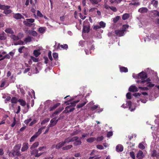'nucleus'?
Returning a JSON list of instances; mask_svg holds the SVG:
<instances>
[{
	"label": "nucleus",
	"instance_id": "f257e3e1",
	"mask_svg": "<svg viewBox=\"0 0 159 159\" xmlns=\"http://www.w3.org/2000/svg\"><path fill=\"white\" fill-rule=\"evenodd\" d=\"M28 94L29 95V96L27 97V108H26L24 110V112L26 113L29 110V109L30 108V105L31 104V107H33L34 104V99H32V95H31L30 92H29Z\"/></svg>",
	"mask_w": 159,
	"mask_h": 159
},
{
	"label": "nucleus",
	"instance_id": "f03ea898",
	"mask_svg": "<svg viewBox=\"0 0 159 159\" xmlns=\"http://www.w3.org/2000/svg\"><path fill=\"white\" fill-rule=\"evenodd\" d=\"M147 77V76L146 73L143 71H142L138 74V79L140 80H137L136 82L141 85L143 84V83L141 82L143 81H146V79Z\"/></svg>",
	"mask_w": 159,
	"mask_h": 159
},
{
	"label": "nucleus",
	"instance_id": "7ed1b4c3",
	"mask_svg": "<svg viewBox=\"0 0 159 159\" xmlns=\"http://www.w3.org/2000/svg\"><path fill=\"white\" fill-rule=\"evenodd\" d=\"M128 25H124L121 29L116 30L115 31V34L118 36H123L125 34L126 29L128 28Z\"/></svg>",
	"mask_w": 159,
	"mask_h": 159
},
{
	"label": "nucleus",
	"instance_id": "20e7f679",
	"mask_svg": "<svg viewBox=\"0 0 159 159\" xmlns=\"http://www.w3.org/2000/svg\"><path fill=\"white\" fill-rule=\"evenodd\" d=\"M10 6H5L0 4V9L4 10L3 13L5 14H8L11 12V10L10 9Z\"/></svg>",
	"mask_w": 159,
	"mask_h": 159
},
{
	"label": "nucleus",
	"instance_id": "39448f33",
	"mask_svg": "<svg viewBox=\"0 0 159 159\" xmlns=\"http://www.w3.org/2000/svg\"><path fill=\"white\" fill-rule=\"evenodd\" d=\"M79 101H74L73 102V103L72 104H71V105H71L69 106H67L65 110L63 111V112L65 113H67L68 112H71L72 111H73L75 109L74 107H73V106L74 105H75V104L76 103H77Z\"/></svg>",
	"mask_w": 159,
	"mask_h": 159
},
{
	"label": "nucleus",
	"instance_id": "423d86ee",
	"mask_svg": "<svg viewBox=\"0 0 159 159\" xmlns=\"http://www.w3.org/2000/svg\"><path fill=\"white\" fill-rule=\"evenodd\" d=\"M127 107H129V109L131 111H134L135 109V107H133L131 104V101H127L126 103V104H123L122 106L121 107L124 108H126Z\"/></svg>",
	"mask_w": 159,
	"mask_h": 159
},
{
	"label": "nucleus",
	"instance_id": "0eeeda50",
	"mask_svg": "<svg viewBox=\"0 0 159 159\" xmlns=\"http://www.w3.org/2000/svg\"><path fill=\"white\" fill-rule=\"evenodd\" d=\"M34 21V19H28L23 21V23L26 26L31 27L32 25H35V24L33 23Z\"/></svg>",
	"mask_w": 159,
	"mask_h": 159
},
{
	"label": "nucleus",
	"instance_id": "6e6552de",
	"mask_svg": "<svg viewBox=\"0 0 159 159\" xmlns=\"http://www.w3.org/2000/svg\"><path fill=\"white\" fill-rule=\"evenodd\" d=\"M150 79L148 78L146 79V81H143L141 82L143 83V84L141 85L143 86H146L149 87H152L154 86L153 84L150 82Z\"/></svg>",
	"mask_w": 159,
	"mask_h": 159
},
{
	"label": "nucleus",
	"instance_id": "1a4fd4ad",
	"mask_svg": "<svg viewBox=\"0 0 159 159\" xmlns=\"http://www.w3.org/2000/svg\"><path fill=\"white\" fill-rule=\"evenodd\" d=\"M21 146V145L18 144L14 148V150L12 153V154L13 156H20V153L19 151Z\"/></svg>",
	"mask_w": 159,
	"mask_h": 159
},
{
	"label": "nucleus",
	"instance_id": "9d476101",
	"mask_svg": "<svg viewBox=\"0 0 159 159\" xmlns=\"http://www.w3.org/2000/svg\"><path fill=\"white\" fill-rule=\"evenodd\" d=\"M78 139V137L77 136L72 137H69L66 139L64 141H63L64 144H65L66 143H68L70 142L74 141L75 140Z\"/></svg>",
	"mask_w": 159,
	"mask_h": 159
},
{
	"label": "nucleus",
	"instance_id": "9b49d317",
	"mask_svg": "<svg viewBox=\"0 0 159 159\" xmlns=\"http://www.w3.org/2000/svg\"><path fill=\"white\" fill-rule=\"evenodd\" d=\"M32 151L31 152V155H34L35 157H38L40 156L43 153H38L39 150L38 149H33L32 150Z\"/></svg>",
	"mask_w": 159,
	"mask_h": 159
},
{
	"label": "nucleus",
	"instance_id": "f8f14e48",
	"mask_svg": "<svg viewBox=\"0 0 159 159\" xmlns=\"http://www.w3.org/2000/svg\"><path fill=\"white\" fill-rule=\"evenodd\" d=\"M56 43L55 45L54 46V48L56 50L61 49V48L64 49H67L68 48V45L66 44H64L63 45H60L59 43H58L57 46Z\"/></svg>",
	"mask_w": 159,
	"mask_h": 159
},
{
	"label": "nucleus",
	"instance_id": "ddd939ff",
	"mask_svg": "<svg viewBox=\"0 0 159 159\" xmlns=\"http://www.w3.org/2000/svg\"><path fill=\"white\" fill-rule=\"evenodd\" d=\"M92 43H89L88 44V48L89 49H86L85 51L86 54L89 55L91 53L90 50H93L94 47L93 45H91Z\"/></svg>",
	"mask_w": 159,
	"mask_h": 159
},
{
	"label": "nucleus",
	"instance_id": "4468645a",
	"mask_svg": "<svg viewBox=\"0 0 159 159\" xmlns=\"http://www.w3.org/2000/svg\"><path fill=\"white\" fill-rule=\"evenodd\" d=\"M58 120H56L55 118L52 119L50 122V124L48 125L50 127H52L54 126L57 123Z\"/></svg>",
	"mask_w": 159,
	"mask_h": 159
},
{
	"label": "nucleus",
	"instance_id": "2eb2a0df",
	"mask_svg": "<svg viewBox=\"0 0 159 159\" xmlns=\"http://www.w3.org/2000/svg\"><path fill=\"white\" fill-rule=\"evenodd\" d=\"M29 148V144L26 142L24 143L22 145L21 150L22 152L26 151Z\"/></svg>",
	"mask_w": 159,
	"mask_h": 159
},
{
	"label": "nucleus",
	"instance_id": "dca6fc26",
	"mask_svg": "<svg viewBox=\"0 0 159 159\" xmlns=\"http://www.w3.org/2000/svg\"><path fill=\"white\" fill-rule=\"evenodd\" d=\"M146 146L147 144L145 142L143 141L139 144L138 147L141 149L143 150L145 149Z\"/></svg>",
	"mask_w": 159,
	"mask_h": 159
},
{
	"label": "nucleus",
	"instance_id": "f3484780",
	"mask_svg": "<svg viewBox=\"0 0 159 159\" xmlns=\"http://www.w3.org/2000/svg\"><path fill=\"white\" fill-rule=\"evenodd\" d=\"M129 90L132 92H137L138 91V89L135 85H132L129 88Z\"/></svg>",
	"mask_w": 159,
	"mask_h": 159
},
{
	"label": "nucleus",
	"instance_id": "a211bd4d",
	"mask_svg": "<svg viewBox=\"0 0 159 159\" xmlns=\"http://www.w3.org/2000/svg\"><path fill=\"white\" fill-rule=\"evenodd\" d=\"M65 145L64 144L63 141L59 143H58L57 144V145L55 146V145H53L52 146V148H53L55 147L57 149H59L60 148L63 146Z\"/></svg>",
	"mask_w": 159,
	"mask_h": 159
},
{
	"label": "nucleus",
	"instance_id": "6ab92c4d",
	"mask_svg": "<svg viewBox=\"0 0 159 159\" xmlns=\"http://www.w3.org/2000/svg\"><path fill=\"white\" fill-rule=\"evenodd\" d=\"M150 14L152 16L156 17L159 16V12L157 10H154L151 12Z\"/></svg>",
	"mask_w": 159,
	"mask_h": 159
},
{
	"label": "nucleus",
	"instance_id": "aec40b11",
	"mask_svg": "<svg viewBox=\"0 0 159 159\" xmlns=\"http://www.w3.org/2000/svg\"><path fill=\"white\" fill-rule=\"evenodd\" d=\"M136 157L139 159L142 158L143 157V152L141 150H139L137 154Z\"/></svg>",
	"mask_w": 159,
	"mask_h": 159
},
{
	"label": "nucleus",
	"instance_id": "412c9836",
	"mask_svg": "<svg viewBox=\"0 0 159 159\" xmlns=\"http://www.w3.org/2000/svg\"><path fill=\"white\" fill-rule=\"evenodd\" d=\"M148 11V9L147 8L143 7L140 8L138 10V11L141 13H144L147 12Z\"/></svg>",
	"mask_w": 159,
	"mask_h": 159
},
{
	"label": "nucleus",
	"instance_id": "4be33fe9",
	"mask_svg": "<svg viewBox=\"0 0 159 159\" xmlns=\"http://www.w3.org/2000/svg\"><path fill=\"white\" fill-rule=\"evenodd\" d=\"M13 17L16 19H24V17L20 13H16L13 15Z\"/></svg>",
	"mask_w": 159,
	"mask_h": 159
},
{
	"label": "nucleus",
	"instance_id": "5701e85b",
	"mask_svg": "<svg viewBox=\"0 0 159 159\" xmlns=\"http://www.w3.org/2000/svg\"><path fill=\"white\" fill-rule=\"evenodd\" d=\"M123 146L120 144L117 145L116 147V150L117 152H120L123 151Z\"/></svg>",
	"mask_w": 159,
	"mask_h": 159
},
{
	"label": "nucleus",
	"instance_id": "b1692460",
	"mask_svg": "<svg viewBox=\"0 0 159 159\" xmlns=\"http://www.w3.org/2000/svg\"><path fill=\"white\" fill-rule=\"evenodd\" d=\"M33 39V37L28 36L25 39L24 42L25 43H28L31 42Z\"/></svg>",
	"mask_w": 159,
	"mask_h": 159
},
{
	"label": "nucleus",
	"instance_id": "393cba45",
	"mask_svg": "<svg viewBox=\"0 0 159 159\" xmlns=\"http://www.w3.org/2000/svg\"><path fill=\"white\" fill-rule=\"evenodd\" d=\"M16 87L18 89H19L21 93L24 95L25 94V92L24 89L21 87V86L20 85H17Z\"/></svg>",
	"mask_w": 159,
	"mask_h": 159
},
{
	"label": "nucleus",
	"instance_id": "a878e982",
	"mask_svg": "<svg viewBox=\"0 0 159 159\" xmlns=\"http://www.w3.org/2000/svg\"><path fill=\"white\" fill-rule=\"evenodd\" d=\"M89 31V25H84L83 26V32L88 33Z\"/></svg>",
	"mask_w": 159,
	"mask_h": 159
},
{
	"label": "nucleus",
	"instance_id": "bb28decb",
	"mask_svg": "<svg viewBox=\"0 0 159 159\" xmlns=\"http://www.w3.org/2000/svg\"><path fill=\"white\" fill-rule=\"evenodd\" d=\"M131 15L130 14L125 13L122 16V19L123 20H125L129 17Z\"/></svg>",
	"mask_w": 159,
	"mask_h": 159
},
{
	"label": "nucleus",
	"instance_id": "cd10ccee",
	"mask_svg": "<svg viewBox=\"0 0 159 159\" xmlns=\"http://www.w3.org/2000/svg\"><path fill=\"white\" fill-rule=\"evenodd\" d=\"M80 131H81L80 129H78L77 130L74 129L73 132L70 134V135L72 136L74 135H76L80 133Z\"/></svg>",
	"mask_w": 159,
	"mask_h": 159
},
{
	"label": "nucleus",
	"instance_id": "c85d7f7f",
	"mask_svg": "<svg viewBox=\"0 0 159 159\" xmlns=\"http://www.w3.org/2000/svg\"><path fill=\"white\" fill-rule=\"evenodd\" d=\"M5 31L7 34H12L14 32L11 28H7L5 30Z\"/></svg>",
	"mask_w": 159,
	"mask_h": 159
},
{
	"label": "nucleus",
	"instance_id": "c756f323",
	"mask_svg": "<svg viewBox=\"0 0 159 159\" xmlns=\"http://www.w3.org/2000/svg\"><path fill=\"white\" fill-rule=\"evenodd\" d=\"M39 145V143L38 142H36L32 144L30 147L31 150H33L35 149V148H37Z\"/></svg>",
	"mask_w": 159,
	"mask_h": 159
},
{
	"label": "nucleus",
	"instance_id": "7c9ffc66",
	"mask_svg": "<svg viewBox=\"0 0 159 159\" xmlns=\"http://www.w3.org/2000/svg\"><path fill=\"white\" fill-rule=\"evenodd\" d=\"M46 29L44 27H40L38 29V31L40 33H43L45 32Z\"/></svg>",
	"mask_w": 159,
	"mask_h": 159
},
{
	"label": "nucleus",
	"instance_id": "2f4dec72",
	"mask_svg": "<svg viewBox=\"0 0 159 159\" xmlns=\"http://www.w3.org/2000/svg\"><path fill=\"white\" fill-rule=\"evenodd\" d=\"M122 0H110V2L111 4H117L120 3Z\"/></svg>",
	"mask_w": 159,
	"mask_h": 159
},
{
	"label": "nucleus",
	"instance_id": "473e14b6",
	"mask_svg": "<svg viewBox=\"0 0 159 159\" xmlns=\"http://www.w3.org/2000/svg\"><path fill=\"white\" fill-rule=\"evenodd\" d=\"M60 103H57L54 105L53 106L49 108V111H52L55 108H56V107H58L60 105Z\"/></svg>",
	"mask_w": 159,
	"mask_h": 159
},
{
	"label": "nucleus",
	"instance_id": "72a5a7b5",
	"mask_svg": "<svg viewBox=\"0 0 159 159\" xmlns=\"http://www.w3.org/2000/svg\"><path fill=\"white\" fill-rule=\"evenodd\" d=\"M6 34L4 32L0 34V39L1 40H4L6 38Z\"/></svg>",
	"mask_w": 159,
	"mask_h": 159
},
{
	"label": "nucleus",
	"instance_id": "f704fd0d",
	"mask_svg": "<svg viewBox=\"0 0 159 159\" xmlns=\"http://www.w3.org/2000/svg\"><path fill=\"white\" fill-rule=\"evenodd\" d=\"M158 3V1L156 0H152L151 2V4L153 5V6L156 7H157Z\"/></svg>",
	"mask_w": 159,
	"mask_h": 159
},
{
	"label": "nucleus",
	"instance_id": "c9c22d12",
	"mask_svg": "<svg viewBox=\"0 0 159 159\" xmlns=\"http://www.w3.org/2000/svg\"><path fill=\"white\" fill-rule=\"evenodd\" d=\"M8 85V84L7 83L6 81H2L1 85V87H6Z\"/></svg>",
	"mask_w": 159,
	"mask_h": 159
},
{
	"label": "nucleus",
	"instance_id": "e433bc0d",
	"mask_svg": "<svg viewBox=\"0 0 159 159\" xmlns=\"http://www.w3.org/2000/svg\"><path fill=\"white\" fill-rule=\"evenodd\" d=\"M75 142L74 143V146H76L80 145L81 143V141L80 140L77 139L76 140H75Z\"/></svg>",
	"mask_w": 159,
	"mask_h": 159
},
{
	"label": "nucleus",
	"instance_id": "4c0bfd02",
	"mask_svg": "<svg viewBox=\"0 0 159 159\" xmlns=\"http://www.w3.org/2000/svg\"><path fill=\"white\" fill-rule=\"evenodd\" d=\"M120 70L121 72H127L128 71V69L124 67H120Z\"/></svg>",
	"mask_w": 159,
	"mask_h": 159
},
{
	"label": "nucleus",
	"instance_id": "58836bf2",
	"mask_svg": "<svg viewBox=\"0 0 159 159\" xmlns=\"http://www.w3.org/2000/svg\"><path fill=\"white\" fill-rule=\"evenodd\" d=\"M38 135L35 133L34 135H33L30 138V142H33L35 139L38 137Z\"/></svg>",
	"mask_w": 159,
	"mask_h": 159
},
{
	"label": "nucleus",
	"instance_id": "ea45409f",
	"mask_svg": "<svg viewBox=\"0 0 159 159\" xmlns=\"http://www.w3.org/2000/svg\"><path fill=\"white\" fill-rule=\"evenodd\" d=\"M45 128V126H43L39 129L38 131L36 133L39 136L42 132L43 130Z\"/></svg>",
	"mask_w": 159,
	"mask_h": 159
},
{
	"label": "nucleus",
	"instance_id": "a19ab883",
	"mask_svg": "<svg viewBox=\"0 0 159 159\" xmlns=\"http://www.w3.org/2000/svg\"><path fill=\"white\" fill-rule=\"evenodd\" d=\"M63 108H59L57 110L55 111L52 114V116H55V115L56 114H57L59 112H60L63 109Z\"/></svg>",
	"mask_w": 159,
	"mask_h": 159
},
{
	"label": "nucleus",
	"instance_id": "79ce46f5",
	"mask_svg": "<svg viewBox=\"0 0 159 159\" xmlns=\"http://www.w3.org/2000/svg\"><path fill=\"white\" fill-rule=\"evenodd\" d=\"M18 102L20 103V105L22 106H24L26 105L25 102L22 99H19Z\"/></svg>",
	"mask_w": 159,
	"mask_h": 159
},
{
	"label": "nucleus",
	"instance_id": "37998d69",
	"mask_svg": "<svg viewBox=\"0 0 159 159\" xmlns=\"http://www.w3.org/2000/svg\"><path fill=\"white\" fill-rule=\"evenodd\" d=\"M96 140V138L93 137H91L87 139V141L89 143H92Z\"/></svg>",
	"mask_w": 159,
	"mask_h": 159
},
{
	"label": "nucleus",
	"instance_id": "c03bdc74",
	"mask_svg": "<svg viewBox=\"0 0 159 159\" xmlns=\"http://www.w3.org/2000/svg\"><path fill=\"white\" fill-rule=\"evenodd\" d=\"M86 103V102H84L83 103H79L77 106V107L78 108H81V107L84 106Z\"/></svg>",
	"mask_w": 159,
	"mask_h": 159
},
{
	"label": "nucleus",
	"instance_id": "a18cd8bd",
	"mask_svg": "<svg viewBox=\"0 0 159 159\" xmlns=\"http://www.w3.org/2000/svg\"><path fill=\"white\" fill-rule=\"evenodd\" d=\"M99 25L101 28H104L106 26V23L102 21L99 23Z\"/></svg>",
	"mask_w": 159,
	"mask_h": 159
},
{
	"label": "nucleus",
	"instance_id": "49530a36",
	"mask_svg": "<svg viewBox=\"0 0 159 159\" xmlns=\"http://www.w3.org/2000/svg\"><path fill=\"white\" fill-rule=\"evenodd\" d=\"M72 147V145H69L64 147L62 148L63 150H67L70 149Z\"/></svg>",
	"mask_w": 159,
	"mask_h": 159
},
{
	"label": "nucleus",
	"instance_id": "de8ad7c7",
	"mask_svg": "<svg viewBox=\"0 0 159 159\" xmlns=\"http://www.w3.org/2000/svg\"><path fill=\"white\" fill-rule=\"evenodd\" d=\"M40 54L39 51L35 50L34 52V54L36 57H38Z\"/></svg>",
	"mask_w": 159,
	"mask_h": 159
},
{
	"label": "nucleus",
	"instance_id": "09e8293b",
	"mask_svg": "<svg viewBox=\"0 0 159 159\" xmlns=\"http://www.w3.org/2000/svg\"><path fill=\"white\" fill-rule=\"evenodd\" d=\"M50 120V119L49 118H47L45 119L41 122V125H43L45 124V123L48 122Z\"/></svg>",
	"mask_w": 159,
	"mask_h": 159
},
{
	"label": "nucleus",
	"instance_id": "8fccbe9b",
	"mask_svg": "<svg viewBox=\"0 0 159 159\" xmlns=\"http://www.w3.org/2000/svg\"><path fill=\"white\" fill-rule=\"evenodd\" d=\"M141 86H142L140 85V84H139V89H140L141 90H148V88L147 87H141Z\"/></svg>",
	"mask_w": 159,
	"mask_h": 159
},
{
	"label": "nucleus",
	"instance_id": "3c124183",
	"mask_svg": "<svg viewBox=\"0 0 159 159\" xmlns=\"http://www.w3.org/2000/svg\"><path fill=\"white\" fill-rule=\"evenodd\" d=\"M120 18V16H117L115 17V18H114L112 19L114 23H116L119 20Z\"/></svg>",
	"mask_w": 159,
	"mask_h": 159
},
{
	"label": "nucleus",
	"instance_id": "603ef678",
	"mask_svg": "<svg viewBox=\"0 0 159 159\" xmlns=\"http://www.w3.org/2000/svg\"><path fill=\"white\" fill-rule=\"evenodd\" d=\"M37 16L40 17H43V15L39 10H38L37 11Z\"/></svg>",
	"mask_w": 159,
	"mask_h": 159
},
{
	"label": "nucleus",
	"instance_id": "864d4df0",
	"mask_svg": "<svg viewBox=\"0 0 159 159\" xmlns=\"http://www.w3.org/2000/svg\"><path fill=\"white\" fill-rule=\"evenodd\" d=\"M150 37L154 39H157V36L153 34H151L150 35Z\"/></svg>",
	"mask_w": 159,
	"mask_h": 159
},
{
	"label": "nucleus",
	"instance_id": "5fc2aeb1",
	"mask_svg": "<svg viewBox=\"0 0 159 159\" xmlns=\"http://www.w3.org/2000/svg\"><path fill=\"white\" fill-rule=\"evenodd\" d=\"M90 1L93 4H97L98 2H100L101 0H90Z\"/></svg>",
	"mask_w": 159,
	"mask_h": 159
},
{
	"label": "nucleus",
	"instance_id": "6e6d98bb",
	"mask_svg": "<svg viewBox=\"0 0 159 159\" xmlns=\"http://www.w3.org/2000/svg\"><path fill=\"white\" fill-rule=\"evenodd\" d=\"M46 147L45 146H43L39 147L38 150L40 151H43L45 150Z\"/></svg>",
	"mask_w": 159,
	"mask_h": 159
},
{
	"label": "nucleus",
	"instance_id": "4d7b16f0",
	"mask_svg": "<svg viewBox=\"0 0 159 159\" xmlns=\"http://www.w3.org/2000/svg\"><path fill=\"white\" fill-rule=\"evenodd\" d=\"M11 38L14 40H18L17 36H16L14 35H11Z\"/></svg>",
	"mask_w": 159,
	"mask_h": 159
},
{
	"label": "nucleus",
	"instance_id": "13d9d810",
	"mask_svg": "<svg viewBox=\"0 0 159 159\" xmlns=\"http://www.w3.org/2000/svg\"><path fill=\"white\" fill-rule=\"evenodd\" d=\"M18 40L22 38L23 36V34L22 33H19L17 35Z\"/></svg>",
	"mask_w": 159,
	"mask_h": 159
},
{
	"label": "nucleus",
	"instance_id": "bf43d9fd",
	"mask_svg": "<svg viewBox=\"0 0 159 159\" xmlns=\"http://www.w3.org/2000/svg\"><path fill=\"white\" fill-rule=\"evenodd\" d=\"M126 97L127 99H130L131 98V94L130 93H128L126 94Z\"/></svg>",
	"mask_w": 159,
	"mask_h": 159
},
{
	"label": "nucleus",
	"instance_id": "052dcab7",
	"mask_svg": "<svg viewBox=\"0 0 159 159\" xmlns=\"http://www.w3.org/2000/svg\"><path fill=\"white\" fill-rule=\"evenodd\" d=\"M130 157L132 158L133 159H135V154L134 153V152H130Z\"/></svg>",
	"mask_w": 159,
	"mask_h": 159
},
{
	"label": "nucleus",
	"instance_id": "680f3d73",
	"mask_svg": "<svg viewBox=\"0 0 159 159\" xmlns=\"http://www.w3.org/2000/svg\"><path fill=\"white\" fill-rule=\"evenodd\" d=\"M150 39H151L149 38V36H146V37L144 38V41L145 42L149 41Z\"/></svg>",
	"mask_w": 159,
	"mask_h": 159
},
{
	"label": "nucleus",
	"instance_id": "e2e57ef3",
	"mask_svg": "<svg viewBox=\"0 0 159 159\" xmlns=\"http://www.w3.org/2000/svg\"><path fill=\"white\" fill-rule=\"evenodd\" d=\"M98 152V151L96 150H93L90 153L91 156H95V154Z\"/></svg>",
	"mask_w": 159,
	"mask_h": 159
},
{
	"label": "nucleus",
	"instance_id": "0e129e2a",
	"mask_svg": "<svg viewBox=\"0 0 159 159\" xmlns=\"http://www.w3.org/2000/svg\"><path fill=\"white\" fill-rule=\"evenodd\" d=\"M11 102L12 103H16L17 102V99L15 97H13L11 100Z\"/></svg>",
	"mask_w": 159,
	"mask_h": 159
},
{
	"label": "nucleus",
	"instance_id": "69168bd1",
	"mask_svg": "<svg viewBox=\"0 0 159 159\" xmlns=\"http://www.w3.org/2000/svg\"><path fill=\"white\" fill-rule=\"evenodd\" d=\"M24 42L21 40L19 41L18 42L14 43L15 45L23 44Z\"/></svg>",
	"mask_w": 159,
	"mask_h": 159
},
{
	"label": "nucleus",
	"instance_id": "338daca9",
	"mask_svg": "<svg viewBox=\"0 0 159 159\" xmlns=\"http://www.w3.org/2000/svg\"><path fill=\"white\" fill-rule=\"evenodd\" d=\"M31 60H32L34 62H37L38 61V60L37 58H35L33 56L31 57Z\"/></svg>",
	"mask_w": 159,
	"mask_h": 159
},
{
	"label": "nucleus",
	"instance_id": "774afa93",
	"mask_svg": "<svg viewBox=\"0 0 159 159\" xmlns=\"http://www.w3.org/2000/svg\"><path fill=\"white\" fill-rule=\"evenodd\" d=\"M133 95L135 97H137L138 96L140 97H142L141 93H134Z\"/></svg>",
	"mask_w": 159,
	"mask_h": 159
}]
</instances>
